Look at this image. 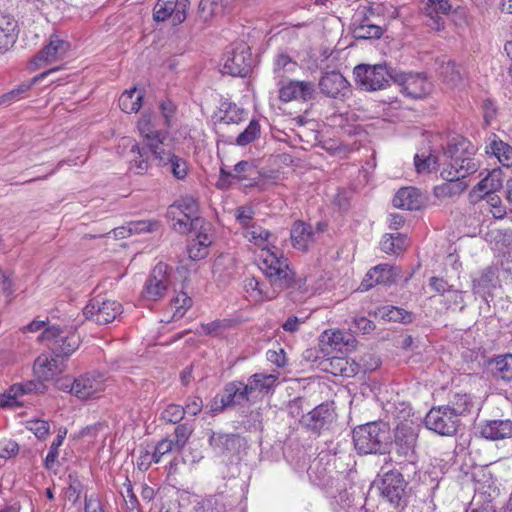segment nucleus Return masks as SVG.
I'll return each mask as SVG.
<instances>
[{"mask_svg": "<svg viewBox=\"0 0 512 512\" xmlns=\"http://www.w3.org/2000/svg\"><path fill=\"white\" fill-rule=\"evenodd\" d=\"M261 270L270 281L272 291L261 284L255 277L245 280V291L254 301L260 302L275 298L280 291L296 286L295 272L290 268L288 259L282 254L270 249L265 250L262 255Z\"/></svg>", "mask_w": 512, "mask_h": 512, "instance_id": "nucleus-1", "label": "nucleus"}, {"mask_svg": "<svg viewBox=\"0 0 512 512\" xmlns=\"http://www.w3.org/2000/svg\"><path fill=\"white\" fill-rule=\"evenodd\" d=\"M354 448L359 455L385 454L392 446L389 423L372 421L356 426L352 430Z\"/></svg>", "mask_w": 512, "mask_h": 512, "instance_id": "nucleus-2", "label": "nucleus"}, {"mask_svg": "<svg viewBox=\"0 0 512 512\" xmlns=\"http://www.w3.org/2000/svg\"><path fill=\"white\" fill-rule=\"evenodd\" d=\"M138 130L143 136V144H135L131 151L137 153L141 158L153 156L155 160H181L173 155L169 149V144L165 142L167 136L165 133L155 130L151 123L149 115H143L138 121Z\"/></svg>", "mask_w": 512, "mask_h": 512, "instance_id": "nucleus-3", "label": "nucleus"}, {"mask_svg": "<svg viewBox=\"0 0 512 512\" xmlns=\"http://www.w3.org/2000/svg\"><path fill=\"white\" fill-rule=\"evenodd\" d=\"M381 478L378 483V490L381 498L393 508L404 510L411 497V488L403 474L397 469L384 471L381 469Z\"/></svg>", "mask_w": 512, "mask_h": 512, "instance_id": "nucleus-4", "label": "nucleus"}, {"mask_svg": "<svg viewBox=\"0 0 512 512\" xmlns=\"http://www.w3.org/2000/svg\"><path fill=\"white\" fill-rule=\"evenodd\" d=\"M356 83L366 91L385 89L390 81L394 82V73L397 69L386 64L367 65L360 64L354 68Z\"/></svg>", "mask_w": 512, "mask_h": 512, "instance_id": "nucleus-5", "label": "nucleus"}, {"mask_svg": "<svg viewBox=\"0 0 512 512\" xmlns=\"http://www.w3.org/2000/svg\"><path fill=\"white\" fill-rule=\"evenodd\" d=\"M337 420L333 402H323L306 414H303L299 424L310 435L319 437L332 430Z\"/></svg>", "mask_w": 512, "mask_h": 512, "instance_id": "nucleus-6", "label": "nucleus"}, {"mask_svg": "<svg viewBox=\"0 0 512 512\" xmlns=\"http://www.w3.org/2000/svg\"><path fill=\"white\" fill-rule=\"evenodd\" d=\"M39 340L48 343L55 358L69 357L80 345V336L75 331L61 329L55 325L46 327Z\"/></svg>", "mask_w": 512, "mask_h": 512, "instance_id": "nucleus-7", "label": "nucleus"}, {"mask_svg": "<svg viewBox=\"0 0 512 512\" xmlns=\"http://www.w3.org/2000/svg\"><path fill=\"white\" fill-rule=\"evenodd\" d=\"M330 462L328 454L325 451H320L307 470L311 483L325 491L337 488L338 481L344 478L342 473L335 470Z\"/></svg>", "mask_w": 512, "mask_h": 512, "instance_id": "nucleus-8", "label": "nucleus"}, {"mask_svg": "<svg viewBox=\"0 0 512 512\" xmlns=\"http://www.w3.org/2000/svg\"><path fill=\"white\" fill-rule=\"evenodd\" d=\"M243 401H249L247 386L242 381H231L225 384L223 393L216 395L209 402V412L217 415L228 408H234Z\"/></svg>", "mask_w": 512, "mask_h": 512, "instance_id": "nucleus-9", "label": "nucleus"}, {"mask_svg": "<svg viewBox=\"0 0 512 512\" xmlns=\"http://www.w3.org/2000/svg\"><path fill=\"white\" fill-rule=\"evenodd\" d=\"M66 384L61 386L79 399L95 397L105 388V376L101 372L92 371L80 375L73 381L66 379Z\"/></svg>", "mask_w": 512, "mask_h": 512, "instance_id": "nucleus-10", "label": "nucleus"}, {"mask_svg": "<svg viewBox=\"0 0 512 512\" xmlns=\"http://www.w3.org/2000/svg\"><path fill=\"white\" fill-rule=\"evenodd\" d=\"M424 423L427 429L439 435L453 436L461 425V419H458L445 405H440L429 410Z\"/></svg>", "mask_w": 512, "mask_h": 512, "instance_id": "nucleus-11", "label": "nucleus"}, {"mask_svg": "<svg viewBox=\"0 0 512 512\" xmlns=\"http://www.w3.org/2000/svg\"><path fill=\"white\" fill-rule=\"evenodd\" d=\"M122 311L121 303L116 300L94 298L84 307L83 315L87 320L105 325L113 322Z\"/></svg>", "mask_w": 512, "mask_h": 512, "instance_id": "nucleus-12", "label": "nucleus"}, {"mask_svg": "<svg viewBox=\"0 0 512 512\" xmlns=\"http://www.w3.org/2000/svg\"><path fill=\"white\" fill-rule=\"evenodd\" d=\"M253 67L250 47L245 42L235 43L231 53H228L222 73L231 76L246 77Z\"/></svg>", "mask_w": 512, "mask_h": 512, "instance_id": "nucleus-13", "label": "nucleus"}, {"mask_svg": "<svg viewBox=\"0 0 512 512\" xmlns=\"http://www.w3.org/2000/svg\"><path fill=\"white\" fill-rule=\"evenodd\" d=\"M394 82L401 86V91L412 99H422L433 90V84L424 73H405L397 70L393 74Z\"/></svg>", "mask_w": 512, "mask_h": 512, "instance_id": "nucleus-14", "label": "nucleus"}, {"mask_svg": "<svg viewBox=\"0 0 512 512\" xmlns=\"http://www.w3.org/2000/svg\"><path fill=\"white\" fill-rule=\"evenodd\" d=\"M418 433L416 429L407 424L398 425L394 432L392 445L397 456L403 457L410 465L415 467L417 460L416 445Z\"/></svg>", "mask_w": 512, "mask_h": 512, "instance_id": "nucleus-15", "label": "nucleus"}, {"mask_svg": "<svg viewBox=\"0 0 512 512\" xmlns=\"http://www.w3.org/2000/svg\"><path fill=\"white\" fill-rule=\"evenodd\" d=\"M169 266L159 262L152 269L142 290V297L150 301L163 298L170 285Z\"/></svg>", "mask_w": 512, "mask_h": 512, "instance_id": "nucleus-16", "label": "nucleus"}, {"mask_svg": "<svg viewBox=\"0 0 512 512\" xmlns=\"http://www.w3.org/2000/svg\"><path fill=\"white\" fill-rule=\"evenodd\" d=\"M208 443L212 450L219 455H239L246 448V440L239 434L216 432L211 429L206 431Z\"/></svg>", "mask_w": 512, "mask_h": 512, "instance_id": "nucleus-17", "label": "nucleus"}, {"mask_svg": "<svg viewBox=\"0 0 512 512\" xmlns=\"http://www.w3.org/2000/svg\"><path fill=\"white\" fill-rule=\"evenodd\" d=\"M188 6V0H157L153 8V19L156 22H164L171 18L174 26L179 25L187 17L186 11Z\"/></svg>", "mask_w": 512, "mask_h": 512, "instance_id": "nucleus-18", "label": "nucleus"}, {"mask_svg": "<svg viewBox=\"0 0 512 512\" xmlns=\"http://www.w3.org/2000/svg\"><path fill=\"white\" fill-rule=\"evenodd\" d=\"M318 87L323 95L334 99H344L350 93L349 82L337 70L322 72Z\"/></svg>", "mask_w": 512, "mask_h": 512, "instance_id": "nucleus-19", "label": "nucleus"}, {"mask_svg": "<svg viewBox=\"0 0 512 512\" xmlns=\"http://www.w3.org/2000/svg\"><path fill=\"white\" fill-rule=\"evenodd\" d=\"M480 437L489 441L512 438V419L499 418L481 421L478 425Z\"/></svg>", "mask_w": 512, "mask_h": 512, "instance_id": "nucleus-20", "label": "nucleus"}, {"mask_svg": "<svg viewBox=\"0 0 512 512\" xmlns=\"http://www.w3.org/2000/svg\"><path fill=\"white\" fill-rule=\"evenodd\" d=\"M315 87L312 82L289 80L279 88V99L283 102L292 100L308 101L314 97Z\"/></svg>", "mask_w": 512, "mask_h": 512, "instance_id": "nucleus-21", "label": "nucleus"}, {"mask_svg": "<svg viewBox=\"0 0 512 512\" xmlns=\"http://www.w3.org/2000/svg\"><path fill=\"white\" fill-rule=\"evenodd\" d=\"M233 506L234 501L231 496L221 491L196 500L191 512H227Z\"/></svg>", "mask_w": 512, "mask_h": 512, "instance_id": "nucleus-22", "label": "nucleus"}, {"mask_svg": "<svg viewBox=\"0 0 512 512\" xmlns=\"http://www.w3.org/2000/svg\"><path fill=\"white\" fill-rule=\"evenodd\" d=\"M435 66L439 76L447 85L457 87L463 83L465 70L447 56L437 57Z\"/></svg>", "mask_w": 512, "mask_h": 512, "instance_id": "nucleus-23", "label": "nucleus"}, {"mask_svg": "<svg viewBox=\"0 0 512 512\" xmlns=\"http://www.w3.org/2000/svg\"><path fill=\"white\" fill-rule=\"evenodd\" d=\"M444 156L451 160H472L476 147L465 137L453 135L443 147Z\"/></svg>", "mask_w": 512, "mask_h": 512, "instance_id": "nucleus-24", "label": "nucleus"}, {"mask_svg": "<svg viewBox=\"0 0 512 512\" xmlns=\"http://www.w3.org/2000/svg\"><path fill=\"white\" fill-rule=\"evenodd\" d=\"M179 209L184 213V217H188L198 228V225L202 222V217L199 215L198 201L190 195L181 196L168 207L166 216H174L175 213L179 215V212H177Z\"/></svg>", "mask_w": 512, "mask_h": 512, "instance_id": "nucleus-25", "label": "nucleus"}, {"mask_svg": "<svg viewBox=\"0 0 512 512\" xmlns=\"http://www.w3.org/2000/svg\"><path fill=\"white\" fill-rule=\"evenodd\" d=\"M499 284L498 268L488 266L484 268L477 277L472 280L473 292L486 299V295H490L491 291Z\"/></svg>", "mask_w": 512, "mask_h": 512, "instance_id": "nucleus-26", "label": "nucleus"}, {"mask_svg": "<svg viewBox=\"0 0 512 512\" xmlns=\"http://www.w3.org/2000/svg\"><path fill=\"white\" fill-rule=\"evenodd\" d=\"M422 195L415 187L400 188L393 198V205L403 210H418L422 206Z\"/></svg>", "mask_w": 512, "mask_h": 512, "instance_id": "nucleus-27", "label": "nucleus"}, {"mask_svg": "<svg viewBox=\"0 0 512 512\" xmlns=\"http://www.w3.org/2000/svg\"><path fill=\"white\" fill-rule=\"evenodd\" d=\"M451 10L448 0H428L424 12L429 17L428 25L439 31L444 28V20L441 15H447Z\"/></svg>", "mask_w": 512, "mask_h": 512, "instance_id": "nucleus-28", "label": "nucleus"}, {"mask_svg": "<svg viewBox=\"0 0 512 512\" xmlns=\"http://www.w3.org/2000/svg\"><path fill=\"white\" fill-rule=\"evenodd\" d=\"M17 37V21L9 14H0V53L9 50Z\"/></svg>", "mask_w": 512, "mask_h": 512, "instance_id": "nucleus-29", "label": "nucleus"}, {"mask_svg": "<svg viewBox=\"0 0 512 512\" xmlns=\"http://www.w3.org/2000/svg\"><path fill=\"white\" fill-rule=\"evenodd\" d=\"M69 43L58 39L51 38L50 42L43 47L34 57V62H48L51 63L64 57L68 51Z\"/></svg>", "mask_w": 512, "mask_h": 512, "instance_id": "nucleus-30", "label": "nucleus"}, {"mask_svg": "<svg viewBox=\"0 0 512 512\" xmlns=\"http://www.w3.org/2000/svg\"><path fill=\"white\" fill-rule=\"evenodd\" d=\"M213 118L216 122L223 124H238L244 119V109L225 99L220 102Z\"/></svg>", "mask_w": 512, "mask_h": 512, "instance_id": "nucleus-31", "label": "nucleus"}, {"mask_svg": "<svg viewBox=\"0 0 512 512\" xmlns=\"http://www.w3.org/2000/svg\"><path fill=\"white\" fill-rule=\"evenodd\" d=\"M290 236L293 247L305 252L313 242L314 233L311 225L297 221L292 226Z\"/></svg>", "mask_w": 512, "mask_h": 512, "instance_id": "nucleus-32", "label": "nucleus"}, {"mask_svg": "<svg viewBox=\"0 0 512 512\" xmlns=\"http://www.w3.org/2000/svg\"><path fill=\"white\" fill-rule=\"evenodd\" d=\"M277 376L274 374L255 373L249 377L248 382L244 383L247 386V394L250 396L254 392L267 394L273 390Z\"/></svg>", "mask_w": 512, "mask_h": 512, "instance_id": "nucleus-33", "label": "nucleus"}, {"mask_svg": "<svg viewBox=\"0 0 512 512\" xmlns=\"http://www.w3.org/2000/svg\"><path fill=\"white\" fill-rule=\"evenodd\" d=\"M445 406L460 419L461 416L470 413L473 407L472 397L466 393L455 392L450 395L449 402Z\"/></svg>", "mask_w": 512, "mask_h": 512, "instance_id": "nucleus-34", "label": "nucleus"}, {"mask_svg": "<svg viewBox=\"0 0 512 512\" xmlns=\"http://www.w3.org/2000/svg\"><path fill=\"white\" fill-rule=\"evenodd\" d=\"M489 367L495 377L512 381V354L497 356L489 362Z\"/></svg>", "mask_w": 512, "mask_h": 512, "instance_id": "nucleus-35", "label": "nucleus"}, {"mask_svg": "<svg viewBox=\"0 0 512 512\" xmlns=\"http://www.w3.org/2000/svg\"><path fill=\"white\" fill-rule=\"evenodd\" d=\"M222 177H233L239 180L247 179L256 182L259 179V172L254 167L253 162H237L234 166V173L226 172L224 167L220 168Z\"/></svg>", "mask_w": 512, "mask_h": 512, "instance_id": "nucleus-36", "label": "nucleus"}, {"mask_svg": "<svg viewBox=\"0 0 512 512\" xmlns=\"http://www.w3.org/2000/svg\"><path fill=\"white\" fill-rule=\"evenodd\" d=\"M143 94L135 87L126 90L119 98V107L125 113H136L142 106Z\"/></svg>", "mask_w": 512, "mask_h": 512, "instance_id": "nucleus-37", "label": "nucleus"}, {"mask_svg": "<svg viewBox=\"0 0 512 512\" xmlns=\"http://www.w3.org/2000/svg\"><path fill=\"white\" fill-rule=\"evenodd\" d=\"M58 70H59V67L52 68L48 71L41 73L39 76H36L35 78H33V80L31 82L20 84L17 88L0 96V104H10L12 101L21 99L23 97V95L31 88V86L34 83H36L39 79H43L50 73H53Z\"/></svg>", "mask_w": 512, "mask_h": 512, "instance_id": "nucleus-38", "label": "nucleus"}, {"mask_svg": "<svg viewBox=\"0 0 512 512\" xmlns=\"http://www.w3.org/2000/svg\"><path fill=\"white\" fill-rule=\"evenodd\" d=\"M223 10V0H200L197 9V18L205 23L214 16L221 14Z\"/></svg>", "mask_w": 512, "mask_h": 512, "instance_id": "nucleus-39", "label": "nucleus"}, {"mask_svg": "<svg viewBox=\"0 0 512 512\" xmlns=\"http://www.w3.org/2000/svg\"><path fill=\"white\" fill-rule=\"evenodd\" d=\"M406 243L404 234H386L380 242V248L387 254H398L405 249Z\"/></svg>", "mask_w": 512, "mask_h": 512, "instance_id": "nucleus-40", "label": "nucleus"}, {"mask_svg": "<svg viewBox=\"0 0 512 512\" xmlns=\"http://www.w3.org/2000/svg\"><path fill=\"white\" fill-rule=\"evenodd\" d=\"M501 175L502 172L500 169L493 168L492 171L476 185L474 190L483 192L484 194H490L499 190L502 187Z\"/></svg>", "mask_w": 512, "mask_h": 512, "instance_id": "nucleus-41", "label": "nucleus"}, {"mask_svg": "<svg viewBox=\"0 0 512 512\" xmlns=\"http://www.w3.org/2000/svg\"><path fill=\"white\" fill-rule=\"evenodd\" d=\"M486 153L497 160H512V147L498 139L495 135L486 146Z\"/></svg>", "mask_w": 512, "mask_h": 512, "instance_id": "nucleus-42", "label": "nucleus"}, {"mask_svg": "<svg viewBox=\"0 0 512 512\" xmlns=\"http://www.w3.org/2000/svg\"><path fill=\"white\" fill-rule=\"evenodd\" d=\"M463 162H440V176L447 182H457L465 178L463 171Z\"/></svg>", "mask_w": 512, "mask_h": 512, "instance_id": "nucleus-43", "label": "nucleus"}, {"mask_svg": "<svg viewBox=\"0 0 512 512\" xmlns=\"http://www.w3.org/2000/svg\"><path fill=\"white\" fill-rule=\"evenodd\" d=\"M380 314L383 319L393 322H400L404 324L413 321V314L396 306H385L380 309Z\"/></svg>", "mask_w": 512, "mask_h": 512, "instance_id": "nucleus-44", "label": "nucleus"}, {"mask_svg": "<svg viewBox=\"0 0 512 512\" xmlns=\"http://www.w3.org/2000/svg\"><path fill=\"white\" fill-rule=\"evenodd\" d=\"M352 34L355 39H379L383 35V29L376 24L360 25L352 28Z\"/></svg>", "mask_w": 512, "mask_h": 512, "instance_id": "nucleus-45", "label": "nucleus"}, {"mask_svg": "<svg viewBox=\"0 0 512 512\" xmlns=\"http://www.w3.org/2000/svg\"><path fill=\"white\" fill-rule=\"evenodd\" d=\"M193 304L192 299L185 293L179 292L172 300L171 306L175 309L173 318H182Z\"/></svg>", "mask_w": 512, "mask_h": 512, "instance_id": "nucleus-46", "label": "nucleus"}, {"mask_svg": "<svg viewBox=\"0 0 512 512\" xmlns=\"http://www.w3.org/2000/svg\"><path fill=\"white\" fill-rule=\"evenodd\" d=\"M344 343V335L341 331H325L320 336L321 350L325 351V346H329L334 350H341Z\"/></svg>", "mask_w": 512, "mask_h": 512, "instance_id": "nucleus-47", "label": "nucleus"}, {"mask_svg": "<svg viewBox=\"0 0 512 512\" xmlns=\"http://www.w3.org/2000/svg\"><path fill=\"white\" fill-rule=\"evenodd\" d=\"M260 133V124L258 120L252 119L249 125L236 138V144L245 146L254 141Z\"/></svg>", "mask_w": 512, "mask_h": 512, "instance_id": "nucleus-48", "label": "nucleus"}, {"mask_svg": "<svg viewBox=\"0 0 512 512\" xmlns=\"http://www.w3.org/2000/svg\"><path fill=\"white\" fill-rule=\"evenodd\" d=\"M177 212H179V215L177 214V216L176 214L174 216H167L168 219L173 221L172 228L176 232L180 234H188L197 229V227L192 221H190V219H188V217H184V213L181 209L177 210Z\"/></svg>", "mask_w": 512, "mask_h": 512, "instance_id": "nucleus-49", "label": "nucleus"}, {"mask_svg": "<svg viewBox=\"0 0 512 512\" xmlns=\"http://www.w3.org/2000/svg\"><path fill=\"white\" fill-rule=\"evenodd\" d=\"M377 284H389L394 282L395 273L393 266L389 264H379L372 268Z\"/></svg>", "mask_w": 512, "mask_h": 512, "instance_id": "nucleus-50", "label": "nucleus"}, {"mask_svg": "<svg viewBox=\"0 0 512 512\" xmlns=\"http://www.w3.org/2000/svg\"><path fill=\"white\" fill-rule=\"evenodd\" d=\"M196 230L197 235L194 240L198 242V245L208 248L213 243L212 225L202 218V222Z\"/></svg>", "mask_w": 512, "mask_h": 512, "instance_id": "nucleus-51", "label": "nucleus"}, {"mask_svg": "<svg viewBox=\"0 0 512 512\" xmlns=\"http://www.w3.org/2000/svg\"><path fill=\"white\" fill-rule=\"evenodd\" d=\"M233 326V320L221 319L215 320L206 324H201V327L206 335L218 336L221 332L231 328Z\"/></svg>", "mask_w": 512, "mask_h": 512, "instance_id": "nucleus-52", "label": "nucleus"}, {"mask_svg": "<svg viewBox=\"0 0 512 512\" xmlns=\"http://www.w3.org/2000/svg\"><path fill=\"white\" fill-rule=\"evenodd\" d=\"M193 429L187 423L179 424L176 426L174 431V445H176L177 451H180L187 443L190 438Z\"/></svg>", "mask_w": 512, "mask_h": 512, "instance_id": "nucleus-53", "label": "nucleus"}, {"mask_svg": "<svg viewBox=\"0 0 512 512\" xmlns=\"http://www.w3.org/2000/svg\"><path fill=\"white\" fill-rule=\"evenodd\" d=\"M159 222L156 220H140L129 223V233L140 234V233H151L158 229Z\"/></svg>", "mask_w": 512, "mask_h": 512, "instance_id": "nucleus-54", "label": "nucleus"}, {"mask_svg": "<svg viewBox=\"0 0 512 512\" xmlns=\"http://www.w3.org/2000/svg\"><path fill=\"white\" fill-rule=\"evenodd\" d=\"M184 415L183 406L169 404L161 413V418L166 422L177 424L183 419Z\"/></svg>", "mask_w": 512, "mask_h": 512, "instance_id": "nucleus-55", "label": "nucleus"}, {"mask_svg": "<svg viewBox=\"0 0 512 512\" xmlns=\"http://www.w3.org/2000/svg\"><path fill=\"white\" fill-rule=\"evenodd\" d=\"M341 480L338 481V487L333 488L332 490H326V493L336 499V501L343 507H349L351 503V493L348 492L346 488H343L341 485Z\"/></svg>", "mask_w": 512, "mask_h": 512, "instance_id": "nucleus-56", "label": "nucleus"}, {"mask_svg": "<svg viewBox=\"0 0 512 512\" xmlns=\"http://www.w3.org/2000/svg\"><path fill=\"white\" fill-rule=\"evenodd\" d=\"M82 488H83L82 483L76 477H73L70 474L69 475V486L66 488V491H65L66 499L69 502H71L72 504H75L80 498Z\"/></svg>", "mask_w": 512, "mask_h": 512, "instance_id": "nucleus-57", "label": "nucleus"}, {"mask_svg": "<svg viewBox=\"0 0 512 512\" xmlns=\"http://www.w3.org/2000/svg\"><path fill=\"white\" fill-rule=\"evenodd\" d=\"M174 450L177 451L174 441L169 438H164L157 443L154 452L152 453V459L155 463H158L162 456Z\"/></svg>", "mask_w": 512, "mask_h": 512, "instance_id": "nucleus-58", "label": "nucleus"}, {"mask_svg": "<svg viewBox=\"0 0 512 512\" xmlns=\"http://www.w3.org/2000/svg\"><path fill=\"white\" fill-rule=\"evenodd\" d=\"M246 420H243L242 423L246 429L249 431H257L262 428V412L260 409L250 410L245 415Z\"/></svg>", "mask_w": 512, "mask_h": 512, "instance_id": "nucleus-59", "label": "nucleus"}, {"mask_svg": "<svg viewBox=\"0 0 512 512\" xmlns=\"http://www.w3.org/2000/svg\"><path fill=\"white\" fill-rule=\"evenodd\" d=\"M445 305L446 308H451L452 306H459V310L463 311L466 307L464 302V292L457 289H451L448 294L445 295Z\"/></svg>", "mask_w": 512, "mask_h": 512, "instance_id": "nucleus-60", "label": "nucleus"}, {"mask_svg": "<svg viewBox=\"0 0 512 512\" xmlns=\"http://www.w3.org/2000/svg\"><path fill=\"white\" fill-rule=\"evenodd\" d=\"M274 71H293L297 66V63L292 60V58L286 53H279L274 62Z\"/></svg>", "mask_w": 512, "mask_h": 512, "instance_id": "nucleus-61", "label": "nucleus"}, {"mask_svg": "<svg viewBox=\"0 0 512 512\" xmlns=\"http://www.w3.org/2000/svg\"><path fill=\"white\" fill-rule=\"evenodd\" d=\"M28 429L32 431L38 439L42 440L49 434L50 425L45 420H34L29 422Z\"/></svg>", "mask_w": 512, "mask_h": 512, "instance_id": "nucleus-62", "label": "nucleus"}, {"mask_svg": "<svg viewBox=\"0 0 512 512\" xmlns=\"http://www.w3.org/2000/svg\"><path fill=\"white\" fill-rule=\"evenodd\" d=\"M203 409V400L199 396H189L183 407L184 413L197 416Z\"/></svg>", "mask_w": 512, "mask_h": 512, "instance_id": "nucleus-63", "label": "nucleus"}, {"mask_svg": "<svg viewBox=\"0 0 512 512\" xmlns=\"http://www.w3.org/2000/svg\"><path fill=\"white\" fill-rule=\"evenodd\" d=\"M502 277L507 285L512 286V255L511 253L505 254L500 263Z\"/></svg>", "mask_w": 512, "mask_h": 512, "instance_id": "nucleus-64", "label": "nucleus"}]
</instances>
